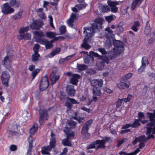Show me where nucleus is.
I'll return each mask as SVG.
<instances>
[{"label": "nucleus", "instance_id": "4be33fe9", "mask_svg": "<svg viewBox=\"0 0 155 155\" xmlns=\"http://www.w3.org/2000/svg\"><path fill=\"white\" fill-rule=\"evenodd\" d=\"M80 78V75L78 74H74L71 78V83L74 85H77L78 82V79Z\"/></svg>", "mask_w": 155, "mask_h": 155}, {"label": "nucleus", "instance_id": "f8f14e48", "mask_svg": "<svg viewBox=\"0 0 155 155\" xmlns=\"http://www.w3.org/2000/svg\"><path fill=\"white\" fill-rule=\"evenodd\" d=\"M148 64V61L147 58L145 56L143 57L142 58V65L138 70V73L140 74L141 73Z\"/></svg>", "mask_w": 155, "mask_h": 155}, {"label": "nucleus", "instance_id": "09e8293b", "mask_svg": "<svg viewBox=\"0 0 155 155\" xmlns=\"http://www.w3.org/2000/svg\"><path fill=\"white\" fill-rule=\"evenodd\" d=\"M28 30V27H26L21 28L20 29L19 31V32L20 34H23L24 32L27 31Z\"/></svg>", "mask_w": 155, "mask_h": 155}, {"label": "nucleus", "instance_id": "cd10ccee", "mask_svg": "<svg viewBox=\"0 0 155 155\" xmlns=\"http://www.w3.org/2000/svg\"><path fill=\"white\" fill-rule=\"evenodd\" d=\"M50 147L47 146L46 147H43L42 148L41 152L43 154L49 155V152L51 150V149L50 148Z\"/></svg>", "mask_w": 155, "mask_h": 155}, {"label": "nucleus", "instance_id": "4d7b16f0", "mask_svg": "<svg viewBox=\"0 0 155 155\" xmlns=\"http://www.w3.org/2000/svg\"><path fill=\"white\" fill-rule=\"evenodd\" d=\"M24 35V39L25 40H29L31 38V35L29 33H26Z\"/></svg>", "mask_w": 155, "mask_h": 155}, {"label": "nucleus", "instance_id": "20e7f679", "mask_svg": "<svg viewBox=\"0 0 155 155\" xmlns=\"http://www.w3.org/2000/svg\"><path fill=\"white\" fill-rule=\"evenodd\" d=\"M2 12L5 14H8L13 13L14 9L9 5L8 2L3 4L1 6Z\"/></svg>", "mask_w": 155, "mask_h": 155}, {"label": "nucleus", "instance_id": "e433bc0d", "mask_svg": "<svg viewBox=\"0 0 155 155\" xmlns=\"http://www.w3.org/2000/svg\"><path fill=\"white\" fill-rule=\"evenodd\" d=\"M69 139H64L62 140V143L64 146H71L72 144L71 142L69 140Z\"/></svg>", "mask_w": 155, "mask_h": 155}, {"label": "nucleus", "instance_id": "8fccbe9b", "mask_svg": "<svg viewBox=\"0 0 155 155\" xmlns=\"http://www.w3.org/2000/svg\"><path fill=\"white\" fill-rule=\"evenodd\" d=\"M145 30V31H147L149 33H150L151 32V29L150 26V24L148 21H147L146 24Z\"/></svg>", "mask_w": 155, "mask_h": 155}, {"label": "nucleus", "instance_id": "e2e57ef3", "mask_svg": "<svg viewBox=\"0 0 155 155\" xmlns=\"http://www.w3.org/2000/svg\"><path fill=\"white\" fill-rule=\"evenodd\" d=\"M127 140V139L126 138H124L122 140H120L118 142L117 144V147H119L123 143L126 141Z\"/></svg>", "mask_w": 155, "mask_h": 155}, {"label": "nucleus", "instance_id": "c03bdc74", "mask_svg": "<svg viewBox=\"0 0 155 155\" xmlns=\"http://www.w3.org/2000/svg\"><path fill=\"white\" fill-rule=\"evenodd\" d=\"M114 16L111 15L105 17V18L107 21L109 22H110L114 20Z\"/></svg>", "mask_w": 155, "mask_h": 155}, {"label": "nucleus", "instance_id": "79ce46f5", "mask_svg": "<svg viewBox=\"0 0 155 155\" xmlns=\"http://www.w3.org/2000/svg\"><path fill=\"white\" fill-rule=\"evenodd\" d=\"M66 31V27L64 25H62L59 28V31L61 34H64Z\"/></svg>", "mask_w": 155, "mask_h": 155}, {"label": "nucleus", "instance_id": "f03ea898", "mask_svg": "<svg viewBox=\"0 0 155 155\" xmlns=\"http://www.w3.org/2000/svg\"><path fill=\"white\" fill-rule=\"evenodd\" d=\"M91 52L92 53V54L94 56L96 57H98L100 59L102 58L101 60L100 61L97 63V65L99 70H101L104 68L105 63L107 64L109 63V59L107 57H103L102 56L99 55L97 53L91 51L90 53Z\"/></svg>", "mask_w": 155, "mask_h": 155}, {"label": "nucleus", "instance_id": "774afa93", "mask_svg": "<svg viewBox=\"0 0 155 155\" xmlns=\"http://www.w3.org/2000/svg\"><path fill=\"white\" fill-rule=\"evenodd\" d=\"M40 17L42 19H45L46 18L45 14L44 12H41L38 14Z\"/></svg>", "mask_w": 155, "mask_h": 155}, {"label": "nucleus", "instance_id": "423d86ee", "mask_svg": "<svg viewBox=\"0 0 155 155\" xmlns=\"http://www.w3.org/2000/svg\"><path fill=\"white\" fill-rule=\"evenodd\" d=\"M10 78V74L7 71H4L2 72L1 79L2 84L5 87L8 86Z\"/></svg>", "mask_w": 155, "mask_h": 155}, {"label": "nucleus", "instance_id": "bb28decb", "mask_svg": "<svg viewBox=\"0 0 155 155\" xmlns=\"http://www.w3.org/2000/svg\"><path fill=\"white\" fill-rule=\"evenodd\" d=\"M20 3V2L19 0H10L9 2V4L11 6H15L17 8L19 6Z\"/></svg>", "mask_w": 155, "mask_h": 155}, {"label": "nucleus", "instance_id": "680f3d73", "mask_svg": "<svg viewBox=\"0 0 155 155\" xmlns=\"http://www.w3.org/2000/svg\"><path fill=\"white\" fill-rule=\"evenodd\" d=\"M73 55H71L70 56H68L66 58H61L60 59V61H62L63 62L64 61H67L68 60H69L71 57H72Z\"/></svg>", "mask_w": 155, "mask_h": 155}, {"label": "nucleus", "instance_id": "69168bd1", "mask_svg": "<svg viewBox=\"0 0 155 155\" xmlns=\"http://www.w3.org/2000/svg\"><path fill=\"white\" fill-rule=\"evenodd\" d=\"M40 117L45 118V111L42 110H39Z\"/></svg>", "mask_w": 155, "mask_h": 155}, {"label": "nucleus", "instance_id": "39448f33", "mask_svg": "<svg viewBox=\"0 0 155 155\" xmlns=\"http://www.w3.org/2000/svg\"><path fill=\"white\" fill-rule=\"evenodd\" d=\"M84 33L85 35V38H90L91 39L92 37L94 35L95 30L96 28L92 25L91 27L84 28Z\"/></svg>", "mask_w": 155, "mask_h": 155}, {"label": "nucleus", "instance_id": "864d4df0", "mask_svg": "<svg viewBox=\"0 0 155 155\" xmlns=\"http://www.w3.org/2000/svg\"><path fill=\"white\" fill-rule=\"evenodd\" d=\"M132 97V96L131 95L129 94L128 95L127 98H123V100L125 102H129L131 99Z\"/></svg>", "mask_w": 155, "mask_h": 155}, {"label": "nucleus", "instance_id": "9d476101", "mask_svg": "<svg viewBox=\"0 0 155 155\" xmlns=\"http://www.w3.org/2000/svg\"><path fill=\"white\" fill-rule=\"evenodd\" d=\"M49 85L47 75H46L42 78L40 85V90L41 91L46 90Z\"/></svg>", "mask_w": 155, "mask_h": 155}, {"label": "nucleus", "instance_id": "f3484780", "mask_svg": "<svg viewBox=\"0 0 155 155\" xmlns=\"http://www.w3.org/2000/svg\"><path fill=\"white\" fill-rule=\"evenodd\" d=\"M92 121L93 120H90L86 122L83 127L81 132L82 133H85L88 132Z\"/></svg>", "mask_w": 155, "mask_h": 155}, {"label": "nucleus", "instance_id": "338daca9", "mask_svg": "<svg viewBox=\"0 0 155 155\" xmlns=\"http://www.w3.org/2000/svg\"><path fill=\"white\" fill-rule=\"evenodd\" d=\"M65 106L69 109H71L72 106L71 104L68 101L66 102Z\"/></svg>", "mask_w": 155, "mask_h": 155}, {"label": "nucleus", "instance_id": "dca6fc26", "mask_svg": "<svg viewBox=\"0 0 155 155\" xmlns=\"http://www.w3.org/2000/svg\"><path fill=\"white\" fill-rule=\"evenodd\" d=\"M103 81L101 79H94L91 81V84L93 87H101L103 84Z\"/></svg>", "mask_w": 155, "mask_h": 155}, {"label": "nucleus", "instance_id": "4468645a", "mask_svg": "<svg viewBox=\"0 0 155 155\" xmlns=\"http://www.w3.org/2000/svg\"><path fill=\"white\" fill-rule=\"evenodd\" d=\"M91 40V39L90 38H84L81 46L86 50L89 49L91 47V45H90Z\"/></svg>", "mask_w": 155, "mask_h": 155}, {"label": "nucleus", "instance_id": "393cba45", "mask_svg": "<svg viewBox=\"0 0 155 155\" xmlns=\"http://www.w3.org/2000/svg\"><path fill=\"white\" fill-rule=\"evenodd\" d=\"M92 94L94 96H98L101 95L102 93L99 87H94L93 89Z\"/></svg>", "mask_w": 155, "mask_h": 155}, {"label": "nucleus", "instance_id": "1a4fd4ad", "mask_svg": "<svg viewBox=\"0 0 155 155\" xmlns=\"http://www.w3.org/2000/svg\"><path fill=\"white\" fill-rule=\"evenodd\" d=\"M114 48L113 49L117 51V53H121L123 51V43L122 41L116 40L114 41Z\"/></svg>", "mask_w": 155, "mask_h": 155}, {"label": "nucleus", "instance_id": "473e14b6", "mask_svg": "<svg viewBox=\"0 0 155 155\" xmlns=\"http://www.w3.org/2000/svg\"><path fill=\"white\" fill-rule=\"evenodd\" d=\"M139 119H136L134 122L131 124V127L133 128H137L139 126L140 124V123Z\"/></svg>", "mask_w": 155, "mask_h": 155}, {"label": "nucleus", "instance_id": "a18cd8bd", "mask_svg": "<svg viewBox=\"0 0 155 155\" xmlns=\"http://www.w3.org/2000/svg\"><path fill=\"white\" fill-rule=\"evenodd\" d=\"M117 26V32L120 33L123 31V28L121 25L119 24Z\"/></svg>", "mask_w": 155, "mask_h": 155}, {"label": "nucleus", "instance_id": "ddd939ff", "mask_svg": "<svg viewBox=\"0 0 155 155\" xmlns=\"http://www.w3.org/2000/svg\"><path fill=\"white\" fill-rule=\"evenodd\" d=\"M107 3L108 5L110 7V11L112 12L116 13L117 12L118 8L116 5L119 4V2L108 1Z\"/></svg>", "mask_w": 155, "mask_h": 155}, {"label": "nucleus", "instance_id": "aec40b11", "mask_svg": "<svg viewBox=\"0 0 155 155\" xmlns=\"http://www.w3.org/2000/svg\"><path fill=\"white\" fill-rule=\"evenodd\" d=\"M66 91L68 94L71 96H72L75 95V90L73 85H68L66 87Z\"/></svg>", "mask_w": 155, "mask_h": 155}, {"label": "nucleus", "instance_id": "b1692460", "mask_svg": "<svg viewBox=\"0 0 155 155\" xmlns=\"http://www.w3.org/2000/svg\"><path fill=\"white\" fill-rule=\"evenodd\" d=\"M84 62L87 64H90L92 63L94 61L93 58L89 55L84 57Z\"/></svg>", "mask_w": 155, "mask_h": 155}, {"label": "nucleus", "instance_id": "13d9d810", "mask_svg": "<svg viewBox=\"0 0 155 155\" xmlns=\"http://www.w3.org/2000/svg\"><path fill=\"white\" fill-rule=\"evenodd\" d=\"M97 50L100 51L103 55L107 53L104 48H98L97 49Z\"/></svg>", "mask_w": 155, "mask_h": 155}, {"label": "nucleus", "instance_id": "a878e982", "mask_svg": "<svg viewBox=\"0 0 155 155\" xmlns=\"http://www.w3.org/2000/svg\"><path fill=\"white\" fill-rule=\"evenodd\" d=\"M98 8L100 12L103 13L107 12L109 10L107 5H104L101 4H100L99 5Z\"/></svg>", "mask_w": 155, "mask_h": 155}, {"label": "nucleus", "instance_id": "c9c22d12", "mask_svg": "<svg viewBox=\"0 0 155 155\" xmlns=\"http://www.w3.org/2000/svg\"><path fill=\"white\" fill-rule=\"evenodd\" d=\"M137 138L138 141L140 142H146L147 141V139L145 136L144 135L137 137Z\"/></svg>", "mask_w": 155, "mask_h": 155}, {"label": "nucleus", "instance_id": "58836bf2", "mask_svg": "<svg viewBox=\"0 0 155 155\" xmlns=\"http://www.w3.org/2000/svg\"><path fill=\"white\" fill-rule=\"evenodd\" d=\"M33 33L34 35H36L38 37H40V38L44 37L45 36L44 34L41 31H33Z\"/></svg>", "mask_w": 155, "mask_h": 155}, {"label": "nucleus", "instance_id": "a211bd4d", "mask_svg": "<svg viewBox=\"0 0 155 155\" xmlns=\"http://www.w3.org/2000/svg\"><path fill=\"white\" fill-rule=\"evenodd\" d=\"M117 86L120 89H123L129 87L130 83L128 81L120 82L117 84Z\"/></svg>", "mask_w": 155, "mask_h": 155}, {"label": "nucleus", "instance_id": "0e129e2a", "mask_svg": "<svg viewBox=\"0 0 155 155\" xmlns=\"http://www.w3.org/2000/svg\"><path fill=\"white\" fill-rule=\"evenodd\" d=\"M119 154L120 155H134V153L133 152H132L129 153H127L125 152L121 151L119 152Z\"/></svg>", "mask_w": 155, "mask_h": 155}, {"label": "nucleus", "instance_id": "2eb2a0df", "mask_svg": "<svg viewBox=\"0 0 155 155\" xmlns=\"http://www.w3.org/2000/svg\"><path fill=\"white\" fill-rule=\"evenodd\" d=\"M43 25L42 21L38 20L34 21L30 27L33 30H38Z\"/></svg>", "mask_w": 155, "mask_h": 155}, {"label": "nucleus", "instance_id": "c85d7f7f", "mask_svg": "<svg viewBox=\"0 0 155 155\" xmlns=\"http://www.w3.org/2000/svg\"><path fill=\"white\" fill-rule=\"evenodd\" d=\"M143 0H133L131 6L132 10L134 9L136 6H139Z\"/></svg>", "mask_w": 155, "mask_h": 155}, {"label": "nucleus", "instance_id": "37998d69", "mask_svg": "<svg viewBox=\"0 0 155 155\" xmlns=\"http://www.w3.org/2000/svg\"><path fill=\"white\" fill-rule=\"evenodd\" d=\"M77 67L80 71H83L86 68V65L84 64H78Z\"/></svg>", "mask_w": 155, "mask_h": 155}, {"label": "nucleus", "instance_id": "72a5a7b5", "mask_svg": "<svg viewBox=\"0 0 155 155\" xmlns=\"http://www.w3.org/2000/svg\"><path fill=\"white\" fill-rule=\"evenodd\" d=\"M57 35V34L54 32L48 31L46 32V37L50 38H53Z\"/></svg>", "mask_w": 155, "mask_h": 155}, {"label": "nucleus", "instance_id": "6e6d98bb", "mask_svg": "<svg viewBox=\"0 0 155 155\" xmlns=\"http://www.w3.org/2000/svg\"><path fill=\"white\" fill-rule=\"evenodd\" d=\"M83 134H84L83 135V138L85 139H88L90 137L91 134H90L89 133L87 132L85 133H82Z\"/></svg>", "mask_w": 155, "mask_h": 155}, {"label": "nucleus", "instance_id": "49530a36", "mask_svg": "<svg viewBox=\"0 0 155 155\" xmlns=\"http://www.w3.org/2000/svg\"><path fill=\"white\" fill-rule=\"evenodd\" d=\"M40 69H37L32 72V75L33 77L32 80L34 79L37 74L40 72Z\"/></svg>", "mask_w": 155, "mask_h": 155}, {"label": "nucleus", "instance_id": "4c0bfd02", "mask_svg": "<svg viewBox=\"0 0 155 155\" xmlns=\"http://www.w3.org/2000/svg\"><path fill=\"white\" fill-rule=\"evenodd\" d=\"M56 141V139H50L49 145L48 146L50 147V148L52 149L54 147L55 145Z\"/></svg>", "mask_w": 155, "mask_h": 155}, {"label": "nucleus", "instance_id": "de8ad7c7", "mask_svg": "<svg viewBox=\"0 0 155 155\" xmlns=\"http://www.w3.org/2000/svg\"><path fill=\"white\" fill-rule=\"evenodd\" d=\"M40 47V45L38 44H35L34 47L33 48L34 52H38V49Z\"/></svg>", "mask_w": 155, "mask_h": 155}, {"label": "nucleus", "instance_id": "9b49d317", "mask_svg": "<svg viewBox=\"0 0 155 155\" xmlns=\"http://www.w3.org/2000/svg\"><path fill=\"white\" fill-rule=\"evenodd\" d=\"M76 18V15L73 13H71L69 18L68 19L67 24L72 28H75L76 23L75 21Z\"/></svg>", "mask_w": 155, "mask_h": 155}, {"label": "nucleus", "instance_id": "c756f323", "mask_svg": "<svg viewBox=\"0 0 155 155\" xmlns=\"http://www.w3.org/2000/svg\"><path fill=\"white\" fill-rule=\"evenodd\" d=\"M38 128V125L36 123L34 124L30 130V133L31 134H34L37 131Z\"/></svg>", "mask_w": 155, "mask_h": 155}, {"label": "nucleus", "instance_id": "f704fd0d", "mask_svg": "<svg viewBox=\"0 0 155 155\" xmlns=\"http://www.w3.org/2000/svg\"><path fill=\"white\" fill-rule=\"evenodd\" d=\"M34 52V53L32 55L31 57L32 61L34 62H35L38 60L40 55L38 53V52Z\"/></svg>", "mask_w": 155, "mask_h": 155}, {"label": "nucleus", "instance_id": "a19ab883", "mask_svg": "<svg viewBox=\"0 0 155 155\" xmlns=\"http://www.w3.org/2000/svg\"><path fill=\"white\" fill-rule=\"evenodd\" d=\"M147 115L148 117L150 119V120L152 121V118L155 119V110L153 111V113L148 112L147 113Z\"/></svg>", "mask_w": 155, "mask_h": 155}, {"label": "nucleus", "instance_id": "6ab92c4d", "mask_svg": "<svg viewBox=\"0 0 155 155\" xmlns=\"http://www.w3.org/2000/svg\"><path fill=\"white\" fill-rule=\"evenodd\" d=\"M102 21V18H98L95 20V22L92 24V26L96 29H99L101 27V24Z\"/></svg>", "mask_w": 155, "mask_h": 155}, {"label": "nucleus", "instance_id": "ea45409f", "mask_svg": "<svg viewBox=\"0 0 155 155\" xmlns=\"http://www.w3.org/2000/svg\"><path fill=\"white\" fill-rule=\"evenodd\" d=\"M22 13L21 12H18L17 14L13 16V18L15 20H18L21 17Z\"/></svg>", "mask_w": 155, "mask_h": 155}, {"label": "nucleus", "instance_id": "6e6552de", "mask_svg": "<svg viewBox=\"0 0 155 155\" xmlns=\"http://www.w3.org/2000/svg\"><path fill=\"white\" fill-rule=\"evenodd\" d=\"M152 121L150 120V122L147 124V127H146L147 134H150L152 131L153 134H155V127L152 128V127L155 125V119L152 118Z\"/></svg>", "mask_w": 155, "mask_h": 155}, {"label": "nucleus", "instance_id": "2f4dec72", "mask_svg": "<svg viewBox=\"0 0 155 155\" xmlns=\"http://www.w3.org/2000/svg\"><path fill=\"white\" fill-rule=\"evenodd\" d=\"M67 124L70 128H74L76 127L77 123L72 120H67Z\"/></svg>", "mask_w": 155, "mask_h": 155}, {"label": "nucleus", "instance_id": "5701e85b", "mask_svg": "<svg viewBox=\"0 0 155 155\" xmlns=\"http://www.w3.org/2000/svg\"><path fill=\"white\" fill-rule=\"evenodd\" d=\"M110 28V27H107L105 29V31L107 32V35H106V38L107 39H109L110 41V39H112L114 36L113 34V31Z\"/></svg>", "mask_w": 155, "mask_h": 155}, {"label": "nucleus", "instance_id": "7ed1b4c3", "mask_svg": "<svg viewBox=\"0 0 155 155\" xmlns=\"http://www.w3.org/2000/svg\"><path fill=\"white\" fill-rule=\"evenodd\" d=\"M35 41L39 43L41 45H45L46 49H50L53 47V44L50 43L49 41L45 38H37L35 39Z\"/></svg>", "mask_w": 155, "mask_h": 155}, {"label": "nucleus", "instance_id": "0eeeda50", "mask_svg": "<svg viewBox=\"0 0 155 155\" xmlns=\"http://www.w3.org/2000/svg\"><path fill=\"white\" fill-rule=\"evenodd\" d=\"M2 63L3 66L7 70L10 72L13 71V69L11 66V61L8 56H6L4 58Z\"/></svg>", "mask_w": 155, "mask_h": 155}, {"label": "nucleus", "instance_id": "3c124183", "mask_svg": "<svg viewBox=\"0 0 155 155\" xmlns=\"http://www.w3.org/2000/svg\"><path fill=\"white\" fill-rule=\"evenodd\" d=\"M68 99L70 101L71 103L72 104H79V102H77V101L75 99L73 98H68Z\"/></svg>", "mask_w": 155, "mask_h": 155}, {"label": "nucleus", "instance_id": "412c9836", "mask_svg": "<svg viewBox=\"0 0 155 155\" xmlns=\"http://www.w3.org/2000/svg\"><path fill=\"white\" fill-rule=\"evenodd\" d=\"M120 53H117V51H115L114 49L113 50L110 51L107 54V56L111 60L114 59L116 58L117 55L119 54Z\"/></svg>", "mask_w": 155, "mask_h": 155}, {"label": "nucleus", "instance_id": "603ef678", "mask_svg": "<svg viewBox=\"0 0 155 155\" xmlns=\"http://www.w3.org/2000/svg\"><path fill=\"white\" fill-rule=\"evenodd\" d=\"M124 101L123 99H119L116 103V106L117 107H119L121 105L122 102Z\"/></svg>", "mask_w": 155, "mask_h": 155}, {"label": "nucleus", "instance_id": "7c9ffc66", "mask_svg": "<svg viewBox=\"0 0 155 155\" xmlns=\"http://www.w3.org/2000/svg\"><path fill=\"white\" fill-rule=\"evenodd\" d=\"M59 78V77L58 75H55L53 74H51L50 76V79L51 81V84L53 85L55 84Z\"/></svg>", "mask_w": 155, "mask_h": 155}, {"label": "nucleus", "instance_id": "052dcab7", "mask_svg": "<svg viewBox=\"0 0 155 155\" xmlns=\"http://www.w3.org/2000/svg\"><path fill=\"white\" fill-rule=\"evenodd\" d=\"M133 74L132 73H130L127 74L124 77V80H127L130 79L132 76Z\"/></svg>", "mask_w": 155, "mask_h": 155}, {"label": "nucleus", "instance_id": "f257e3e1", "mask_svg": "<svg viewBox=\"0 0 155 155\" xmlns=\"http://www.w3.org/2000/svg\"><path fill=\"white\" fill-rule=\"evenodd\" d=\"M110 140L111 138L110 137H104L101 140H97L88 145L86 147V149L88 150L95 148L96 150H97L100 148H104L106 147L105 144L108 141L110 142Z\"/></svg>", "mask_w": 155, "mask_h": 155}, {"label": "nucleus", "instance_id": "bf43d9fd", "mask_svg": "<svg viewBox=\"0 0 155 155\" xmlns=\"http://www.w3.org/2000/svg\"><path fill=\"white\" fill-rule=\"evenodd\" d=\"M28 141L29 143V146L31 147L32 146L33 143V138L31 136H29L28 137Z\"/></svg>", "mask_w": 155, "mask_h": 155}, {"label": "nucleus", "instance_id": "5fc2aeb1", "mask_svg": "<svg viewBox=\"0 0 155 155\" xmlns=\"http://www.w3.org/2000/svg\"><path fill=\"white\" fill-rule=\"evenodd\" d=\"M9 149L11 151H15L17 150V147L16 145L12 144L10 146Z\"/></svg>", "mask_w": 155, "mask_h": 155}]
</instances>
